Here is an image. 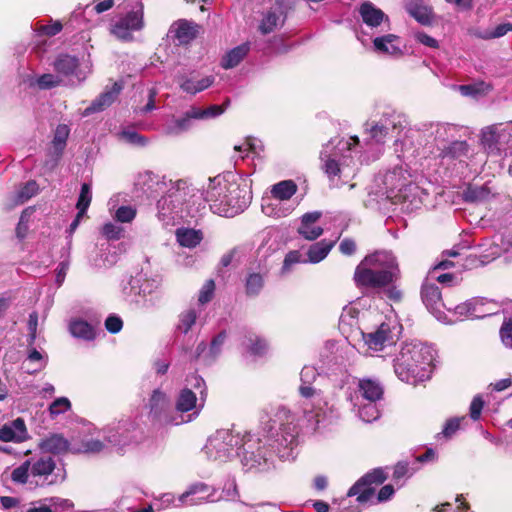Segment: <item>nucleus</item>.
<instances>
[{
    "label": "nucleus",
    "instance_id": "f257e3e1",
    "mask_svg": "<svg viewBox=\"0 0 512 512\" xmlns=\"http://www.w3.org/2000/svg\"><path fill=\"white\" fill-rule=\"evenodd\" d=\"M399 278L396 257L389 251H376L367 255L354 273L358 287L370 289L392 302H400L403 298V292L397 283Z\"/></svg>",
    "mask_w": 512,
    "mask_h": 512
},
{
    "label": "nucleus",
    "instance_id": "f03ea898",
    "mask_svg": "<svg viewBox=\"0 0 512 512\" xmlns=\"http://www.w3.org/2000/svg\"><path fill=\"white\" fill-rule=\"evenodd\" d=\"M205 200L214 214L234 217L243 212L252 200L249 180L235 172L210 178Z\"/></svg>",
    "mask_w": 512,
    "mask_h": 512
},
{
    "label": "nucleus",
    "instance_id": "7ed1b4c3",
    "mask_svg": "<svg viewBox=\"0 0 512 512\" xmlns=\"http://www.w3.org/2000/svg\"><path fill=\"white\" fill-rule=\"evenodd\" d=\"M299 425L295 416L285 407L278 408L275 418L264 428L263 440L273 455L281 461H293L298 455Z\"/></svg>",
    "mask_w": 512,
    "mask_h": 512
},
{
    "label": "nucleus",
    "instance_id": "20e7f679",
    "mask_svg": "<svg viewBox=\"0 0 512 512\" xmlns=\"http://www.w3.org/2000/svg\"><path fill=\"white\" fill-rule=\"evenodd\" d=\"M433 361L432 347L420 341L406 342L393 359L394 373L402 382L417 385L431 378Z\"/></svg>",
    "mask_w": 512,
    "mask_h": 512
},
{
    "label": "nucleus",
    "instance_id": "39448f33",
    "mask_svg": "<svg viewBox=\"0 0 512 512\" xmlns=\"http://www.w3.org/2000/svg\"><path fill=\"white\" fill-rule=\"evenodd\" d=\"M319 376L313 366H304L300 373L303 416L315 430L326 427L339 417L337 408L329 403L320 389L313 386Z\"/></svg>",
    "mask_w": 512,
    "mask_h": 512
},
{
    "label": "nucleus",
    "instance_id": "423d86ee",
    "mask_svg": "<svg viewBox=\"0 0 512 512\" xmlns=\"http://www.w3.org/2000/svg\"><path fill=\"white\" fill-rule=\"evenodd\" d=\"M11 479L30 489L46 488L61 484L66 479V471L51 456L42 455L31 457L13 469Z\"/></svg>",
    "mask_w": 512,
    "mask_h": 512
},
{
    "label": "nucleus",
    "instance_id": "0eeeda50",
    "mask_svg": "<svg viewBox=\"0 0 512 512\" xmlns=\"http://www.w3.org/2000/svg\"><path fill=\"white\" fill-rule=\"evenodd\" d=\"M407 127V116L393 109L383 111L378 121L367 122L366 130L369 131L370 142L366 144L368 148L360 155V162H369L379 157L381 145L385 143L390 131L396 134L395 145L401 142L403 146H406V141L400 138V134L405 131V137H407V134L411 132V129H407Z\"/></svg>",
    "mask_w": 512,
    "mask_h": 512
},
{
    "label": "nucleus",
    "instance_id": "6e6552de",
    "mask_svg": "<svg viewBox=\"0 0 512 512\" xmlns=\"http://www.w3.org/2000/svg\"><path fill=\"white\" fill-rule=\"evenodd\" d=\"M359 147L360 141L356 136L333 138L323 145L320 152L321 169L331 181L349 175L346 170L356 165L354 158L360 152Z\"/></svg>",
    "mask_w": 512,
    "mask_h": 512
},
{
    "label": "nucleus",
    "instance_id": "1a4fd4ad",
    "mask_svg": "<svg viewBox=\"0 0 512 512\" xmlns=\"http://www.w3.org/2000/svg\"><path fill=\"white\" fill-rule=\"evenodd\" d=\"M249 432H239L232 429H220L211 435L204 446V452L209 460L220 463L239 457L242 443Z\"/></svg>",
    "mask_w": 512,
    "mask_h": 512
},
{
    "label": "nucleus",
    "instance_id": "9d476101",
    "mask_svg": "<svg viewBox=\"0 0 512 512\" xmlns=\"http://www.w3.org/2000/svg\"><path fill=\"white\" fill-rule=\"evenodd\" d=\"M297 189L292 180H283L272 185L270 195L262 198V212L275 219L289 216L298 206V202L292 198Z\"/></svg>",
    "mask_w": 512,
    "mask_h": 512
},
{
    "label": "nucleus",
    "instance_id": "9b49d317",
    "mask_svg": "<svg viewBox=\"0 0 512 512\" xmlns=\"http://www.w3.org/2000/svg\"><path fill=\"white\" fill-rule=\"evenodd\" d=\"M238 458L245 471L267 473L276 468L274 458L263 438L250 432L246 434Z\"/></svg>",
    "mask_w": 512,
    "mask_h": 512
},
{
    "label": "nucleus",
    "instance_id": "f8f14e48",
    "mask_svg": "<svg viewBox=\"0 0 512 512\" xmlns=\"http://www.w3.org/2000/svg\"><path fill=\"white\" fill-rule=\"evenodd\" d=\"M190 190L185 180H167V189L157 202L158 219L169 225L178 216L180 208L187 201Z\"/></svg>",
    "mask_w": 512,
    "mask_h": 512
},
{
    "label": "nucleus",
    "instance_id": "ddd939ff",
    "mask_svg": "<svg viewBox=\"0 0 512 512\" xmlns=\"http://www.w3.org/2000/svg\"><path fill=\"white\" fill-rule=\"evenodd\" d=\"M409 177L402 166L393 167L376 179L380 187L379 193L395 204L405 201L407 191L413 189Z\"/></svg>",
    "mask_w": 512,
    "mask_h": 512
},
{
    "label": "nucleus",
    "instance_id": "4468645a",
    "mask_svg": "<svg viewBox=\"0 0 512 512\" xmlns=\"http://www.w3.org/2000/svg\"><path fill=\"white\" fill-rule=\"evenodd\" d=\"M225 107L221 105H211L207 108L197 106L190 107L179 117L170 119L163 128L166 135L177 136L189 131L196 120H209L222 115Z\"/></svg>",
    "mask_w": 512,
    "mask_h": 512
},
{
    "label": "nucleus",
    "instance_id": "2eb2a0df",
    "mask_svg": "<svg viewBox=\"0 0 512 512\" xmlns=\"http://www.w3.org/2000/svg\"><path fill=\"white\" fill-rule=\"evenodd\" d=\"M53 68L56 75L63 79L64 86L69 87L80 86L90 73L88 65H81L76 56L69 54H59L53 62Z\"/></svg>",
    "mask_w": 512,
    "mask_h": 512
},
{
    "label": "nucleus",
    "instance_id": "dca6fc26",
    "mask_svg": "<svg viewBox=\"0 0 512 512\" xmlns=\"http://www.w3.org/2000/svg\"><path fill=\"white\" fill-rule=\"evenodd\" d=\"M144 25V6L142 2H138L131 11L113 24L111 33L122 41H131L132 33L141 31Z\"/></svg>",
    "mask_w": 512,
    "mask_h": 512
},
{
    "label": "nucleus",
    "instance_id": "f3484780",
    "mask_svg": "<svg viewBox=\"0 0 512 512\" xmlns=\"http://www.w3.org/2000/svg\"><path fill=\"white\" fill-rule=\"evenodd\" d=\"M159 285L160 281L157 278H149L147 274L139 272L123 287V294L128 301L139 304L147 296L152 295Z\"/></svg>",
    "mask_w": 512,
    "mask_h": 512
},
{
    "label": "nucleus",
    "instance_id": "a211bd4d",
    "mask_svg": "<svg viewBox=\"0 0 512 512\" xmlns=\"http://www.w3.org/2000/svg\"><path fill=\"white\" fill-rule=\"evenodd\" d=\"M396 329L397 326L391 322H382L372 331H362V339L369 350L378 352L396 342Z\"/></svg>",
    "mask_w": 512,
    "mask_h": 512
},
{
    "label": "nucleus",
    "instance_id": "6ab92c4d",
    "mask_svg": "<svg viewBox=\"0 0 512 512\" xmlns=\"http://www.w3.org/2000/svg\"><path fill=\"white\" fill-rule=\"evenodd\" d=\"M387 479V474L382 468H375L362 476L348 491V496H357L359 503L371 501L375 496L372 484H382Z\"/></svg>",
    "mask_w": 512,
    "mask_h": 512
},
{
    "label": "nucleus",
    "instance_id": "aec40b11",
    "mask_svg": "<svg viewBox=\"0 0 512 512\" xmlns=\"http://www.w3.org/2000/svg\"><path fill=\"white\" fill-rule=\"evenodd\" d=\"M204 402L198 399L196 393L189 388H183L176 399V411L179 413H189L186 416L180 415L173 418L172 424L179 425L182 423H188L196 419L203 408Z\"/></svg>",
    "mask_w": 512,
    "mask_h": 512
},
{
    "label": "nucleus",
    "instance_id": "412c9836",
    "mask_svg": "<svg viewBox=\"0 0 512 512\" xmlns=\"http://www.w3.org/2000/svg\"><path fill=\"white\" fill-rule=\"evenodd\" d=\"M227 337V331L222 330L212 338L209 345H207L206 342L201 341L195 348L194 359L203 365H212L221 355Z\"/></svg>",
    "mask_w": 512,
    "mask_h": 512
},
{
    "label": "nucleus",
    "instance_id": "4be33fe9",
    "mask_svg": "<svg viewBox=\"0 0 512 512\" xmlns=\"http://www.w3.org/2000/svg\"><path fill=\"white\" fill-rule=\"evenodd\" d=\"M135 189L138 196L155 198L167 189V179L151 171L139 173L135 181Z\"/></svg>",
    "mask_w": 512,
    "mask_h": 512
},
{
    "label": "nucleus",
    "instance_id": "5701e85b",
    "mask_svg": "<svg viewBox=\"0 0 512 512\" xmlns=\"http://www.w3.org/2000/svg\"><path fill=\"white\" fill-rule=\"evenodd\" d=\"M215 489L206 483L195 482L178 497V506H195L214 501Z\"/></svg>",
    "mask_w": 512,
    "mask_h": 512
},
{
    "label": "nucleus",
    "instance_id": "b1692460",
    "mask_svg": "<svg viewBox=\"0 0 512 512\" xmlns=\"http://www.w3.org/2000/svg\"><path fill=\"white\" fill-rule=\"evenodd\" d=\"M169 410L170 404L167 395L159 389L154 390L149 399V418L160 424H172L171 420L175 416H170Z\"/></svg>",
    "mask_w": 512,
    "mask_h": 512
},
{
    "label": "nucleus",
    "instance_id": "393cba45",
    "mask_svg": "<svg viewBox=\"0 0 512 512\" xmlns=\"http://www.w3.org/2000/svg\"><path fill=\"white\" fill-rule=\"evenodd\" d=\"M131 428L132 424L128 422L118 423L117 425L105 428L103 430V438L106 441L107 447L121 449L130 444L134 439Z\"/></svg>",
    "mask_w": 512,
    "mask_h": 512
},
{
    "label": "nucleus",
    "instance_id": "a878e982",
    "mask_svg": "<svg viewBox=\"0 0 512 512\" xmlns=\"http://www.w3.org/2000/svg\"><path fill=\"white\" fill-rule=\"evenodd\" d=\"M422 301L427 309L438 319L442 320L444 313L441 308L445 307L439 287L435 283L425 282L421 289Z\"/></svg>",
    "mask_w": 512,
    "mask_h": 512
},
{
    "label": "nucleus",
    "instance_id": "bb28decb",
    "mask_svg": "<svg viewBox=\"0 0 512 512\" xmlns=\"http://www.w3.org/2000/svg\"><path fill=\"white\" fill-rule=\"evenodd\" d=\"M177 82L184 93L196 95L212 86L215 82V77L213 75L199 77L198 74L191 73L179 76Z\"/></svg>",
    "mask_w": 512,
    "mask_h": 512
},
{
    "label": "nucleus",
    "instance_id": "cd10ccee",
    "mask_svg": "<svg viewBox=\"0 0 512 512\" xmlns=\"http://www.w3.org/2000/svg\"><path fill=\"white\" fill-rule=\"evenodd\" d=\"M357 393L360 401L379 402L384 394V387L377 378L363 377L358 379Z\"/></svg>",
    "mask_w": 512,
    "mask_h": 512
},
{
    "label": "nucleus",
    "instance_id": "c85d7f7f",
    "mask_svg": "<svg viewBox=\"0 0 512 512\" xmlns=\"http://www.w3.org/2000/svg\"><path fill=\"white\" fill-rule=\"evenodd\" d=\"M29 439L25 421L17 418L0 428V440L3 442L22 443Z\"/></svg>",
    "mask_w": 512,
    "mask_h": 512
},
{
    "label": "nucleus",
    "instance_id": "c756f323",
    "mask_svg": "<svg viewBox=\"0 0 512 512\" xmlns=\"http://www.w3.org/2000/svg\"><path fill=\"white\" fill-rule=\"evenodd\" d=\"M122 85L115 82L108 90L101 93L82 113V116L87 117L91 114L101 112L109 107L117 99L122 90Z\"/></svg>",
    "mask_w": 512,
    "mask_h": 512
},
{
    "label": "nucleus",
    "instance_id": "7c9ffc66",
    "mask_svg": "<svg viewBox=\"0 0 512 512\" xmlns=\"http://www.w3.org/2000/svg\"><path fill=\"white\" fill-rule=\"evenodd\" d=\"M487 250L486 248L482 250L481 255L478 257L476 255H464L460 252L456 247L446 250L442 253V256L445 257H453L456 258L457 261L454 262L456 266H460L463 269H473L479 266H483L491 261L490 258H486Z\"/></svg>",
    "mask_w": 512,
    "mask_h": 512
},
{
    "label": "nucleus",
    "instance_id": "2f4dec72",
    "mask_svg": "<svg viewBox=\"0 0 512 512\" xmlns=\"http://www.w3.org/2000/svg\"><path fill=\"white\" fill-rule=\"evenodd\" d=\"M406 12L423 26H431L435 19L432 6L423 0H409L405 5Z\"/></svg>",
    "mask_w": 512,
    "mask_h": 512
},
{
    "label": "nucleus",
    "instance_id": "473e14b6",
    "mask_svg": "<svg viewBox=\"0 0 512 512\" xmlns=\"http://www.w3.org/2000/svg\"><path fill=\"white\" fill-rule=\"evenodd\" d=\"M320 211L307 212L302 215L300 226L297 232L304 239L313 241L323 234V228L316 225V222L321 218Z\"/></svg>",
    "mask_w": 512,
    "mask_h": 512
},
{
    "label": "nucleus",
    "instance_id": "72a5a7b5",
    "mask_svg": "<svg viewBox=\"0 0 512 512\" xmlns=\"http://www.w3.org/2000/svg\"><path fill=\"white\" fill-rule=\"evenodd\" d=\"M198 33V25L186 19L175 21L168 30V36L176 39L180 44L192 41Z\"/></svg>",
    "mask_w": 512,
    "mask_h": 512
},
{
    "label": "nucleus",
    "instance_id": "f704fd0d",
    "mask_svg": "<svg viewBox=\"0 0 512 512\" xmlns=\"http://www.w3.org/2000/svg\"><path fill=\"white\" fill-rule=\"evenodd\" d=\"M41 451L51 454H63L70 450L69 441L58 433L49 434L45 438H42L38 444Z\"/></svg>",
    "mask_w": 512,
    "mask_h": 512
},
{
    "label": "nucleus",
    "instance_id": "c9c22d12",
    "mask_svg": "<svg viewBox=\"0 0 512 512\" xmlns=\"http://www.w3.org/2000/svg\"><path fill=\"white\" fill-rule=\"evenodd\" d=\"M26 81L29 88L37 90H50L64 85L63 79L52 73L28 75Z\"/></svg>",
    "mask_w": 512,
    "mask_h": 512
},
{
    "label": "nucleus",
    "instance_id": "e433bc0d",
    "mask_svg": "<svg viewBox=\"0 0 512 512\" xmlns=\"http://www.w3.org/2000/svg\"><path fill=\"white\" fill-rule=\"evenodd\" d=\"M285 21V15L281 9V7L271 8L267 11L260 24L259 31L263 34H270L274 32L276 29L283 26Z\"/></svg>",
    "mask_w": 512,
    "mask_h": 512
},
{
    "label": "nucleus",
    "instance_id": "4c0bfd02",
    "mask_svg": "<svg viewBox=\"0 0 512 512\" xmlns=\"http://www.w3.org/2000/svg\"><path fill=\"white\" fill-rule=\"evenodd\" d=\"M359 14L363 23L371 28L380 26L384 20L388 21L386 14L371 2L362 3Z\"/></svg>",
    "mask_w": 512,
    "mask_h": 512
},
{
    "label": "nucleus",
    "instance_id": "58836bf2",
    "mask_svg": "<svg viewBox=\"0 0 512 512\" xmlns=\"http://www.w3.org/2000/svg\"><path fill=\"white\" fill-rule=\"evenodd\" d=\"M485 246H488V248H486V258H490L492 261L502 253H509L512 251V235H495L491 243L481 245V247Z\"/></svg>",
    "mask_w": 512,
    "mask_h": 512
},
{
    "label": "nucleus",
    "instance_id": "ea45409f",
    "mask_svg": "<svg viewBox=\"0 0 512 512\" xmlns=\"http://www.w3.org/2000/svg\"><path fill=\"white\" fill-rule=\"evenodd\" d=\"M354 408H357L359 418L366 423H371L380 417L378 402L360 401L356 396L355 400L351 398Z\"/></svg>",
    "mask_w": 512,
    "mask_h": 512
},
{
    "label": "nucleus",
    "instance_id": "a19ab883",
    "mask_svg": "<svg viewBox=\"0 0 512 512\" xmlns=\"http://www.w3.org/2000/svg\"><path fill=\"white\" fill-rule=\"evenodd\" d=\"M399 41V37L394 34H387L384 36L376 37L373 40L374 49L383 54L396 56L402 54V50L396 42Z\"/></svg>",
    "mask_w": 512,
    "mask_h": 512
},
{
    "label": "nucleus",
    "instance_id": "79ce46f5",
    "mask_svg": "<svg viewBox=\"0 0 512 512\" xmlns=\"http://www.w3.org/2000/svg\"><path fill=\"white\" fill-rule=\"evenodd\" d=\"M481 142L490 151L498 150L502 140V124H494L482 130Z\"/></svg>",
    "mask_w": 512,
    "mask_h": 512
},
{
    "label": "nucleus",
    "instance_id": "37998d69",
    "mask_svg": "<svg viewBox=\"0 0 512 512\" xmlns=\"http://www.w3.org/2000/svg\"><path fill=\"white\" fill-rule=\"evenodd\" d=\"M250 51V44L242 43L228 51L221 60V67L231 69L240 64Z\"/></svg>",
    "mask_w": 512,
    "mask_h": 512
},
{
    "label": "nucleus",
    "instance_id": "c03bdc74",
    "mask_svg": "<svg viewBox=\"0 0 512 512\" xmlns=\"http://www.w3.org/2000/svg\"><path fill=\"white\" fill-rule=\"evenodd\" d=\"M175 235L179 245L186 248L196 247L203 239V233L201 230L187 227L178 228Z\"/></svg>",
    "mask_w": 512,
    "mask_h": 512
},
{
    "label": "nucleus",
    "instance_id": "a18cd8bd",
    "mask_svg": "<svg viewBox=\"0 0 512 512\" xmlns=\"http://www.w3.org/2000/svg\"><path fill=\"white\" fill-rule=\"evenodd\" d=\"M492 193L487 185H469L463 192V199L468 203H484L488 201Z\"/></svg>",
    "mask_w": 512,
    "mask_h": 512
},
{
    "label": "nucleus",
    "instance_id": "49530a36",
    "mask_svg": "<svg viewBox=\"0 0 512 512\" xmlns=\"http://www.w3.org/2000/svg\"><path fill=\"white\" fill-rule=\"evenodd\" d=\"M267 271L250 272L245 281V292L249 297H255L260 294L264 287Z\"/></svg>",
    "mask_w": 512,
    "mask_h": 512
},
{
    "label": "nucleus",
    "instance_id": "de8ad7c7",
    "mask_svg": "<svg viewBox=\"0 0 512 512\" xmlns=\"http://www.w3.org/2000/svg\"><path fill=\"white\" fill-rule=\"evenodd\" d=\"M335 242L330 240H321L317 243H314L310 246L308 250V262L310 263H319L322 261L330 252Z\"/></svg>",
    "mask_w": 512,
    "mask_h": 512
},
{
    "label": "nucleus",
    "instance_id": "09e8293b",
    "mask_svg": "<svg viewBox=\"0 0 512 512\" xmlns=\"http://www.w3.org/2000/svg\"><path fill=\"white\" fill-rule=\"evenodd\" d=\"M474 299V318H484L496 314L499 311V305L493 300L486 298Z\"/></svg>",
    "mask_w": 512,
    "mask_h": 512
},
{
    "label": "nucleus",
    "instance_id": "8fccbe9b",
    "mask_svg": "<svg viewBox=\"0 0 512 512\" xmlns=\"http://www.w3.org/2000/svg\"><path fill=\"white\" fill-rule=\"evenodd\" d=\"M69 331L75 338L91 341L95 338L94 328L84 320H74L69 325Z\"/></svg>",
    "mask_w": 512,
    "mask_h": 512
},
{
    "label": "nucleus",
    "instance_id": "3c124183",
    "mask_svg": "<svg viewBox=\"0 0 512 512\" xmlns=\"http://www.w3.org/2000/svg\"><path fill=\"white\" fill-rule=\"evenodd\" d=\"M198 312L195 308L190 307L182 311L178 316V324L176 329L182 334H187L196 324Z\"/></svg>",
    "mask_w": 512,
    "mask_h": 512
},
{
    "label": "nucleus",
    "instance_id": "603ef678",
    "mask_svg": "<svg viewBox=\"0 0 512 512\" xmlns=\"http://www.w3.org/2000/svg\"><path fill=\"white\" fill-rule=\"evenodd\" d=\"M510 31H512V23H502L497 25L494 29H476L473 34L479 39L491 40L503 37Z\"/></svg>",
    "mask_w": 512,
    "mask_h": 512
},
{
    "label": "nucleus",
    "instance_id": "864d4df0",
    "mask_svg": "<svg viewBox=\"0 0 512 512\" xmlns=\"http://www.w3.org/2000/svg\"><path fill=\"white\" fill-rule=\"evenodd\" d=\"M430 128L435 140L442 142L450 141L456 132V126L449 123L431 124Z\"/></svg>",
    "mask_w": 512,
    "mask_h": 512
},
{
    "label": "nucleus",
    "instance_id": "5fc2aeb1",
    "mask_svg": "<svg viewBox=\"0 0 512 512\" xmlns=\"http://www.w3.org/2000/svg\"><path fill=\"white\" fill-rule=\"evenodd\" d=\"M244 345L254 356H264L269 350L267 341L257 335H250L247 337L244 341Z\"/></svg>",
    "mask_w": 512,
    "mask_h": 512
},
{
    "label": "nucleus",
    "instance_id": "6e6d98bb",
    "mask_svg": "<svg viewBox=\"0 0 512 512\" xmlns=\"http://www.w3.org/2000/svg\"><path fill=\"white\" fill-rule=\"evenodd\" d=\"M454 261L448 259H442L437 265H435L433 271L430 272V277L435 279L441 284H450L454 280L455 276L451 273H443L436 275L437 270H445L451 267H455Z\"/></svg>",
    "mask_w": 512,
    "mask_h": 512
},
{
    "label": "nucleus",
    "instance_id": "4d7b16f0",
    "mask_svg": "<svg viewBox=\"0 0 512 512\" xmlns=\"http://www.w3.org/2000/svg\"><path fill=\"white\" fill-rule=\"evenodd\" d=\"M106 441H101L100 439H84L81 442V446L79 448H72L73 452H81V453H100L107 449Z\"/></svg>",
    "mask_w": 512,
    "mask_h": 512
},
{
    "label": "nucleus",
    "instance_id": "13d9d810",
    "mask_svg": "<svg viewBox=\"0 0 512 512\" xmlns=\"http://www.w3.org/2000/svg\"><path fill=\"white\" fill-rule=\"evenodd\" d=\"M92 200L91 185L83 183L81 185L80 194L76 203V208L79 212V216H84L90 206Z\"/></svg>",
    "mask_w": 512,
    "mask_h": 512
},
{
    "label": "nucleus",
    "instance_id": "bf43d9fd",
    "mask_svg": "<svg viewBox=\"0 0 512 512\" xmlns=\"http://www.w3.org/2000/svg\"><path fill=\"white\" fill-rule=\"evenodd\" d=\"M38 184L36 181H28L17 191L15 195L14 205L23 204L28 201L31 197L37 194Z\"/></svg>",
    "mask_w": 512,
    "mask_h": 512
},
{
    "label": "nucleus",
    "instance_id": "052dcab7",
    "mask_svg": "<svg viewBox=\"0 0 512 512\" xmlns=\"http://www.w3.org/2000/svg\"><path fill=\"white\" fill-rule=\"evenodd\" d=\"M70 128L66 124H59L54 132L53 147L58 153H62L69 137Z\"/></svg>",
    "mask_w": 512,
    "mask_h": 512
},
{
    "label": "nucleus",
    "instance_id": "680f3d73",
    "mask_svg": "<svg viewBox=\"0 0 512 512\" xmlns=\"http://www.w3.org/2000/svg\"><path fill=\"white\" fill-rule=\"evenodd\" d=\"M28 362L35 364V367L32 370H29L28 372L30 374L36 373L38 371H41L44 369L48 363V357L47 355L41 353L36 348L31 347L28 350L27 359Z\"/></svg>",
    "mask_w": 512,
    "mask_h": 512
},
{
    "label": "nucleus",
    "instance_id": "e2e57ef3",
    "mask_svg": "<svg viewBox=\"0 0 512 512\" xmlns=\"http://www.w3.org/2000/svg\"><path fill=\"white\" fill-rule=\"evenodd\" d=\"M415 469L410 468L405 462H399L395 465L392 479L399 486H403L405 479L411 477Z\"/></svg>",
    "mask_w": 512,
    "mask_h": 512
},
{
    "label": "nucleus",
    "instance_id": "0e129e2a",
    "mask_svg": "<svg viewBox=\"0 0 512 512\" xmlns=\"http://www.w3.org/2000/svg\"><path fill=\"white\" fill-rule=\"evenodd\" d=\"M120 138L126 143L137 147H144L149 143V139L147 137L132 129L123 130L120 133Z\"/></svg>",
    "mask_w": 512,
    "mask_h": 512
},
{
    "label": "nucleus",
    "instance_id": "69168bd1",
    "mask_svg": "<svg viewBox=\"0 0 512 512\" xmlns=\"http://www.w3.org/2000/svg\"><path fill=\"white\" fill-rule=\"evenodd\" d=\"M468 151V144L466 141H451V143L444 147L443 154L451 158H459L466 155Z\"/></svg>",
    "mask_w": 512,
    "mask_h": 512
},
{
    "label": "nucleus",
    "instance_id": "338daca9",
    "mask_svg": "<svg viewBox=\"0 0 512 512\" xmlns=\"http://www.w3.org/2000/svg\"><path fill=\"white\" fill-rule=\"evenodd\" d=\"M359 314L360 311L354 305L345 306L340 315V323L352 327L357 324Z\"/></svg>",
    "mask_w": 512,
    "mask_h": 512
},
{
    "label": "nucleus",
    "instance_id": "774afa93",
    "mask_svg": "<svg viewBox=\"0 0 512 512\" xmlns=\"http://www.w3.org/2000/svg\"><path fill=\"white\" fill-rule=\"evenodd\" d=\"M499 334L503 345L512 349V317L503 322Z\"/></svg>",
    "mask_w": 512,
    "mask_h": 512
}]
</instances>
